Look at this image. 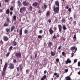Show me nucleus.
Masks as SVG:
<instances>
[{
	"label": "nucleus",
	"instance_id": "obj_1",
	"mask_svg": "<svg viewBox=\"0 0 80 80\" xmlns=\"http://www.w3.org/2000/svg\"><path fill=\"white\" fill-rule=\"evenodd\" d=\"M53 8V10L55 13H58L59 12V7H55V5H54L52 7Z\"/></svg>",
	"mask_w": 80,
	"mask_h": 80
},
{
	"label": "nucleus",
	"instance_id": "obj_2",
	"mask_svg": "<svg viewBox=\"0 0 80 80\" xmlns=\"http://www.w3.org/2000/svg\"><path fill=\"white\" fill-rule=\"evenodd\" d=\"M15 56H16L18 58H20L22 57V53L20 52H17L15 54Z\"/></svg>",
	"mask_w": 80,
	"mask_h": 80
},
{
	"label": "nucleus",
	"instance_id": "obj_3",
	"mask_svg": "<svg viewBox=\"0 0 80 80\" xmlns=\"http://www.w3.org/2000/svg\"><path fill=\"white\" fill-rule=\"evenodd\" d=\"M25 10H26V8L25 7H23L22 8H21L20 10V13H23Z\"/></svg>",
	"mask_w": 80,
	"mask_h": 80
},
{
	"label": "nucleus",
	"instance_id": "obj_4",
	"mask_svg": "<svg viewBox=\"0 0 80 80\" xmlns=\"http://www.w3.org/2000/svg\"><path fill=\"white\" fill-rule=\"evenodd\" d=\"M2 38L4 42H7V41H8V40H9V38H8V37H7V36H4Z\"/></svg>",
	"mask_w": 80,
	"mask_h": 80
},
{
	"label": "nucleus",
	"instance_id": "obj_5",
	"mask_svg": "<svg viewBox=\"0 0 80 80\" xmlns=\"http://www.w3.org/2000/svg\"><path fill=\"white\" fill-rule=\"evenodd\" d=\"M70 50H72V51H74V50H75L74 52V53H76V52H77V47H76L75 48V47H72L71 48H70Z\"/></svg>",
	"mask_w": 80,
	"mask_h": 80
},
{
	"label": "nucleus",
	"instance_id": "obj_6",
	"mask_svg": "<svg viewBox=\"0 0 80 80\" xmlns=\"http://www.w3.org/2000/svg\"><path fill=\"white\" fill-rule=\"evenodd\" d=\"M22 4L24 6H28V5H30L29 2H27L26 1H24L22 3Z\"/></svg>",
	"mask_w": 80,
	"mask_h": 80
},
{
	"label": "nucleus",
	"instance_id": "obj_7",
	"mask_svg": "<svg viewBox=\"0 0 80 80\" xmlns=\"http://www.w3.org/2000/svg\"><path fill=\"white\" fill-rule=\"evenodd\" d=\"M49 32L51 35L53 34V33L54 32V31H53L52 28H49Z\"/></svg>",
	"mask_w": 80,
	"mask_h": 80
},
{
	"label": "nucleus",
	"instance_id": "obj_8",
	"mask_svg": "<svg viewBox=\"0 0 80 80\" xmlns=\"http://www.w3.org/2000/svg\"><path fill=\"white\" fill-rule=\"evenodd\" d=\"M9 68L10 69H13L14 68V65L13 64L10 63L9 65Z\"/></svg>",
	"mask_w": 80,
	"mask_h": 80
},
{
	"label": "nucleus",
	"instance_id": "obj_9",
	"mask_svg": "<svg viewBox=\"0 0 80 80\" xmlns=\"http://www.w3.org/2000/svg\"><path fill=\"white\" fill-rule=\"evenodd\" d=\"M59 32H62V25L59 24L58 25Z\"/></svg>",
	"mask_w": 80,
	"mask_h": 80
},
{
	"label": "nucleus",
	"instance_id": "obj_10",
	"mask_svg": "<svg viewBox=\"0 0 80 80\" xmlns=\"http://www.w3.org/2000/svg\"><path fill=\"white\" fill-rule=\"evenodd\" d=\"M55 5L58 7H59L60 4H59V2L58 1H56L55 3Z\"/></svg>",
	"mask_w": 80,
	"mask_h": 80
},
{
	"label": "nucleus",
	"instance_id": "obj_11",
	"mask_svg": "<svg viewBox=\"0 0 80 80\" xmlns=\"http://www.w3.org/2000/svg\"><path fill=\"white\" fill-rule=\"evenodd\" d=\"M71 62H72V61H71V60H70V59L68 58L66 61V64L67 65L68 63H71Z\"/></svg>",
	"mask_w": 80,
	"mask_h": 80
},
{
	"label": "nucleus",
	"instance_id": "obj_12",
	"mask_svg": "<svg viewBox=\"0 0 80 80\" xmlns=\"http://www.w3.org/2000/svg\"><path fill=\"white\" fill-rule=\"evenodd\" d=\"M7 65H8V63H5V65L4 66V68H3V70H6V69H7Z\"/></svg>",
	"mask_w": 80,
	"mask_h": 80
},
{
	"label": "nucleus",
	"instance_id": "obj_13",
	"mask_svg": "<svg viewBox=\"0 0 80 80\" xmlns=\"http://www.w3.org/2000/svg\"><path fill=\"white\" fill-rule=\"evenodd\" d=\"M38 5V2H34L32 4L33 7H37Z\"/></svg>",
	"mask_w": 80,
	"mask_h": 80
},
{
	"label": "nucleus",
	"instance_id": "obj_14",
	"mask_svg": "<svg viewBox=\"0 0 80 80\" xmlns=\"http://www.w3.org/2000/svg\"><path fill=\"white\" fill-rule=\"evenodd\" d=\"M15 27L14 26H12L11 27V32H13V30H14V29H15Z\"/></svg>",
	"mask_w": 80,
	"mask_h": 80
},
{
	"label": "nucleus",
	"instance_id": "obj_15",
	"mask_svg": "<svg viewBox=\"0 0 80 80\" xmlns=\"http://www.w3.org/2000/svg\"><path fill=\"white\" fill-rule=\"evenodd\" d=\"M10 13V9H8L6 10V14L7 15H9Z\"/></svg>",
	"mask_w": 80,
	"mask_h": 80
},
{
	"label": "nucleus",
	"instance_id": "obj_16",
	"mask_svg": "<svg viewBox=\"0 0 80 80\" xmlns=\"http://www.w3.org/2000/svg\"><path fill=\"white\" fill-rule=\"evenodd\" d=\"M42 9H44V8H45V9H46L47 8V6L46 4H44L43 6H42Z\"/></svg>",
	"mask_w": 80,
	"mask_h": 80
},
{
	"label": "nucleus",
	"instance_id": "obj_17",
	"mask_svg": "<svg viewBox=\"0 0 80 80\" xmlns=\"http://www.w3.org/2000/svg\"><path fill=\"white\" fill-rule=\"evenodd\" d=\"M66 80H71V78L70 76H67L65 77Z\"/></svg>",
	"mask_w": 80,
	"mask_h": 80
},
{
	"label": "nucleus",
	"instance_id": "obj_18",
	"mask_svg": "<svg viewBox=\"0 0 80 80\" xmlns=\"http://www.w3.org/2000/svg\"><path fill=\"white\" fill-rule=\"evenodd\" d=\"M23 30V28H22L19 31V35L21 36L22 35V30Z\"/></svg>",
	"mask_w": 80,
	"mask_h": 80
},
{
	"label": "nucleus",
	"instance_id": "obj_19",
	"mask_svg": "<svg viewBox=\"0 0 80 80\" xmlns=\"http://www.w3.org/2000/svg\"><path fill=\"white\" fill-rule=\"evenodd\" d=\"M47 78V76L46 75H44L42 78L41 80H45V79H46Z\"/></svg>",
	"mask_w": 80,
	"mask_h": 80
},
{
	"label": "nucleus",
	"instance_id": "obj_20",
	"mask_svg": "<svg viewBox=\"0 0 80 80\" xmlns=\"http://www.w3.org/2000/svg\"><path fill=\"white\" fill-rule=\"evenodd\" d=\"M5 75H6L5 70L4 71L3 69L2 73V76H5Z\"/></svg>",
	"mask_w": 80,
	"mask_h": 80
},
{
	"label": "nucleus",
	"instance_id": "obj_21",
	"mask_svg": "<svg viewBox=\"0 0 80 80\" xmlns=\"http://www.w3.org/2000/svg\"><path fill=\"white\" fill-rule=\"evenodd\" d=\"M19 67H20V70L21 71L22 70V69H23V67H22V64H21L19 65Z\"/></svg>",
	"mask_w": 80,
	"mask_h": 80
},
{
	"label": "nucleus",
	"instance_id": "obj_22",
	"mask_svg": "<svg viewBox=\"0 0 80 80\" xmlns=\"http://www.w3.org/2000/svg\"><path fill=\"white\" fill-rule=\"evenodd\" d=\"M51 55L52 56H55V52L51 51Z\"/></svg>",
	"mask_w": 80,
	"mask_h": 80
},
{
	"label": "nucleus",
	"instance_id": "obj_23",
	"mask_svg": "<svg viewBox=\"0 0 80 80\" xmlns=\"http://www.w3.org/2000/svg\"><path fill=\"white\" fill-rule=\"evenodd\" d=\"M62 28H63V30H64V31H65V30H66V29H67V28H66V26H65V25H63Z\"/></svg>",
	"mask_w": 80,
	"mask_h": 80
},
{
	"label": "nucleus",
	"instance_id": "obj_24",
	"mask_svg": "<svg viewBox=\"0 0 80 80\" xmlns=\"http://www.w3.org/2000/svg\"><path fill=\"white\" fill-rule=\"evenodd\" d=\"M52 44H53V43H52V42H49L48 45L51 47H52Z\"/></svg>",
	"mask_w": 80,
	"mask_h": 80
},
{
	"label": "nucleus",
	"instance_id": "obj_25",
	"mask_svg": "<svg viewBox=\"0 0 80 80\" xmlns=\"http://www.w3.org/2000/svg\"><path fill=\"white\" fill-rule=\"evenodd\" d=\"M6 21L8 22V23H11V21L10 20V18H8L6 19Z\"/></svg>",
	"mask_w": 80,
	"mask_h": 80
},
{
	"label": "nucleus",
	"instance_id": "obj_26",
	"mask_svg": "<svg viewBox=\"0 0 80 80\" xmlns=\"http://www.w3.org/2000/svg\"><path fill=\"white\" fill-rule=\"evenodd\" d=\"M17 17L16 16L14 15L12 17V20H14V21H15L16 20V18Z\"/></svg>",
	"mask_w": 80,
	"mask_h": 80
},
{
	"label": "nucleus",
	"instance_id": "obj_27",
	"mask_svg": "<svg viewBox=\"0 0 80 80\" xmlns=\"http://www.w3.org/2000/svg\"><path fill=\"white\" fill-rule=\"evenodd\" d=\"M12 48H13V46H11L8 49V50L9 52H10V51H12Z\"/></svg>",
	"mask_w": 80,
	"mask_h": 80
},
{
	"label": "nucleus",
	"instance_id": "obj_28",
	"mask_svg": "<svg viewBox=\"0 0 80 80\" xmlns=\"http://www.w3.org/2000/svg\"><path fill=\"white\" fill-rule=\"evenodd\" d=\"M12 44L14 45V46H16L17 45V42L14 41L12 42Z\"/></svg>",
	"mask_w": 80,
	"mask_h": 80
},
{
	"label": "nucleus",
	"instance_id": "obj_29",
	"mask_svg": "<svg viewBox=\"0 0 80 80\" xmlns=\"http://www.w3.org/2000/svg\"><path fill=\"white\" fill-rule=\"evenodd\" d=\"M62 23H65V19L64 18H62V19L61 20Z\"/></svg>",
	"mask_w": 80,
	"mask_h": 80
},
{
	"label": "nucleus",
	"instance_id": "obj_30",
	"mask_svg": "<svg viewBox=\"0 0 80 80\" xmlns=\"http://www.w3.org/2000/svg\"><path fill=\"white\" fill-rule=\"evenodd\" d=\"M8 23H5L4 24V27H8Z\"/></svg>",
	"mask_w": 80,
	"mask_h": 80
},
{
	"label": "nucleus",
	"instance_id": "obj_31",
	"mask_svg": "<svg viewBox=\"0 0 80 80\" xmlns=\"http://www.w3.org/2000/svg\"><path fill=\"white\" fill-rule=\"evenodd\" d=\"M50 13V11H48L47 12L46 15L47 16H49V15Z\"/></svg>",
	"mask_w": 80,
	"mask_h": 80
},
{
	"label": "nucleus",
	"instance_id": "obj_32",
	"mask_svg": "<svg viewBox=\"0 0 80 80\" xmlns=\"http://www.w3.org/2000/svg\"><path fill=\"white\" fill-rule=\"evenodd\" d=\"M32 8H33V7L31 6H30L29 7V9L30 11H32Z\"/></svg>",
	"mask_w": 80,
	"mask_h": 80
},
{
	"label": "nucleus",
	"instance_id": "obj_33",
	"mask_svg": "<svg viewBox=\"0 0 80 80\" xmlns=\"http://www.w3.org/2000/svg\"><path fill=\"white\" fill-rule=\"evenodd\" d=\"M18 5H21V2H20V0L18 1Z\"/></svg>",
	"mask_w": 80,
	"mask_h": 80
},
{
	"label": "nucleus",
	"instance_id": "obj_34",
	"mask_svg": "<svg viewBox=\"0 0 80 80\" xmlns=\"http://www.w3.org/2000/svg\"><path fill=\"white\" fill-rule=\"evenodd\" d=\"M6 30V32H9V29H8V28H7L6 29H5Z\"/></svg>",
	"mask_w": 80,
	"mask_h": 80
},
{
	"label": "nucleus",
	"instance_id": "obj_35",
	"mask_svg": "<svg viewBox=\"0 0 80 80\" xmlns=\"http://www.w3.org/2000/svg\"><path fill=\"white\" fill-rule=\"evenodd\" d=\"M72 24H73L74 25H75H75H76V21H74L72 23Z\"/></svg>",
	"mask_w": 80,
	"mask_h": 80
},
{
	"label": "nucleus",
	"instance_id": "obj_36",
	"mask_svg": "<svg viewBox=\"0 0 80 80\" xmlns=\"http://www.w3.org/2000/svg\"><path fill=\"white\" fill-rule=\"evenodd\" d=\"M10 10H11V11H12V10H13V7L12 6L10 8Z\"/></svg>",
	"mask_w": 80,
	"mask_h": 80
},
{
	"label": "nucleus",
	"instance_id": "obj_37",
	"mask_svg": "<svg viewBox=\"0 0 80 80\" xmlns=\"http://www.w3.org/2000/svg\"><path fill=\"white\" fill-rule=\"evenodd\" d=\"M28 33V30L26 29L24 31V33L25 34H26V33Z\"/></svg>",
	"mask_w": 80,
	"mask_h": 80
},
{
	"label": "nucleus",
	"instance_id": "obj_38",
	"mask_svg": "<svg viewBox=\"0 0 80 80\" xmlns=\"http://www.w3.org/2000/svg\"><path fill=\"white\" fill-rule=\"evenodd\" d=\"M73 38L74 39L73 40H74V39H75V40H76V39H77V38H76V34L74 35Z\"/></svg>",
	"mask_w": 80,
	"mask_h": 80
},
{
	"label": "nucleus",
	"instance_id": "obj_39",
	"mask_svg": "<svg viewBox=\"0 0 80 80\" xmlns=\"http://www.w3.org/2000/svg\"><path fill=\"white\" fill-rule=\"evenodd\" d=\"M9 55H10V52H8L6 54V57H8L9 56Z\"/></svg>",
	"mask_w": 80,
	"mask_h": 80
},
{
	"label": "nucleus",
	"instance_id": "obj_40",
	"mask_svg": "<svg viewBox=\"0 0 80 80\" xmlns=\"http://www.w3.org/2000/svg\"><path fill=\"white\" fill-rule=\"evenodd\" d=\"M43 32V30H41L39 31V33L40 34L42 33Z\"/></svg>",
	"mask_w": 80,
	"mask_h": 80
},
{
	"label": "nucleus",
	"instance_id": "obj_41",
	"mask_svg": "<svg viewBox=\"0 0 80 80\" xmlns=\"http://www.w3.org/2000/svg\"><path fill=\"white\" fill-rule=\"evenodd\" d=\"M16 62H17V60L16 59H14L13 60V62L14 63H16Z\"/></svg>",
	"mask_w": 80,
	"mask_h": 80
},
{
	"label": "nucleus",
	"instance_id": "obj_42",
	"mask_svg": "<svg viewBox=\"0 0 80 80\" xmlns=\"http://www.w3.org/2000/svg\"><path fill=\"white\" fill-rule=\"evenodd\" d=\"M38 38L40 39V38H42V36L41 35H39L38 36Z\"/></svg>",
	"mask_w": 80,
	"mask_h": 80
},
{
	"label": "nucleus",
	"instance_id": "obj_43",
	"mask_svg": "<svg viewBox=\"0 0 80 80\" xmlns=\"http://www.w3.org/2000/svg\"><path fill=\"white\" fill-rule=\"evenodd\" d=\"M65 73H67L68 72V69H66L65 70Z\"/></svg>",
	"mask_w": 80,
	"mask_h": 80
},
{
	"label": "nucleus",
	"instance_id": "obj_44",
	"mask_svg": "<svg viewBox=\"0 0 80 80\" xmlns=\"http://www.w3.org/2000/svg\"><path fill=\"white\" fill-rule=\"evenodd\" d=\"M9 13H10V15H13V12L11 11V12H10Z\"/></svg>",
	"mask_w": 80,
	"mask_h": 80
},
{
	"label": "nucleus",
	"instance_id": "obj_45",
	"mask_svg": "<svg viewBox=\"0 0 80 80\" xmlns=\"http://www.w3.org/2000/svg\"><path fill=\"white\" fill-rule=\"evenodd\" d=\"M28 72H29V70L28 69H27L26 70V73H28Z\"/></svg>",
	"mask_w": 80,
	"mask_h": 80
},
{
	"label": "nucleus",
	"instance_id": "obj_46",
	"mask_svg": "<svg viewBox=\"0 0 80 80\" xmlns=\"http://www.w3.org/2000/svg\"><path fill=\"white\" fill-rule=\"evenodd\" d=\"M56 61L57 62H58L60 61V60L58 58L56 59Z\"/></svg>",
	"mask_w": 80,
	"mask_h": 80
},
{
	"label": "nucleus",
	"instance_id": "obj_47",
	"mask_svg": "<svg viewBox=\"0 0 80 80\" xmlns=\"http://www.w3.org/2000/svg\"><path fill=\"white\" fill-rule=\"evenodd\" d=\"M61 48H62V46H60L58 47V50H60V49H61Z\"/></svg>",
	"mask_w": 80,
	"mask_h": 80
},
{
	"label": "nucleus",
	"instance_id": "obj_48",
	"mask_svg": "<svg viewBox=\"0 0 80 80\" xmlns=\"http://www.w3.org/2000/svg\"><path fill=\"white\" fill-rule=\"evenodd\" d=\"M78 67H80V61L79 62H78Z\"/></svg>",
	"mask_w": 80,
	"mask_h": 80
},
{
	"label": "nucleus",
	"instance_id": "obj_49",
	"mask_svg": "<svg viewBox=\"0 0 80 80\" xmlns=\"http://www.w3.org/2000/svg\"><path fill=\"white\" fill-rule=\"evenodd\" d=\"M35 20H36V19L35 18L34 19V20L32 22V23H35Z\"/></svg>",
	"mask_w": 80,
	"mask_h": 80
},
{
	"label": "nucleus",
	"instance_id": "obj_50",
	"mask_svg": "<svg viewBox=\"0 0 80 80\" xmlns=\"http://www.w3.org/2000/svg\"><path fill=\"white\" fill-rule=\"evenodd\" d=\"M0 61L1 62V65H2V59H0Z\"/></svg>",
	"mask_w": 80,
	"mask_h": 80
},
{
	"label": "nucleus",
	"instance_id": "obj_51",
	"mask_svg": "<svg viewBox=\"0 0 80 80\" xmlns=\"http://www.w3.org/2000/svg\"><path fill=\"white\" fill-rule=\"evenodd\" d=\"M8 1H9V0H5V3H7L8 2Z\"/></svg>",
	"mask_w": 80,
	"mask_h": 80
},
{
	"label": "nucleus",
	"instance_id": "obj_52",
	"mask_svg": "<svg viewBox=\"0 0 80 80\" xmlns=\"http://www.w3.org/2000/svg\"><path fill=\"white\" fill-rule=\"evenodd\" d=\"M62 54L63 55V56L65 55V52H62Z\"/></svg>",
	"mask_w": 80,
	"mask_h": 80
},
{
	"label": "nucleus",
	"instance_id": "obj_53",
	"mask_svg": "<svg viewBox=\"0 0 80 80\" xmlns=\"http://www.w3.org/2000/svg\"><path fill=\"white\" fill-rule=\"evenodd\" d=\"M53 38H57V36H55V35H54L53 36Z\"/></svg>",
	"mask_w": 80,
	"mask_h": 80
},
{
	"label": "nucleus",
	"instance_id": "obj_54",
	"mask_svg": "<svg viewBox=\"0 0 80 80\" xmlns=\"http://www.w3.org/2000/svg\"><path fill=\"white\" fill-rule=\"evenodd\" d=\"M77 59H75L74 60V63H76L77 62Z\"/></svg>",
	"mask_w": 80,
	"mask_h": 80
},
{
	"label": "nucleus",
	"instance_id": "obj_55",
	"mask_svg": "<svg viewBox=\"0 0 80 80\" xmlns=\"http://www.w3.org/2000/svg\"><path fill=\"white\" fill-rule=\"evenodd\" d=\"M37 54H35V58H37Z\"/></svg>",
	"mask_w": 80,
	"mask_h": 80
},
{
	"label": "nucleus",
	"instance_id": "obj_56",
	"mask_svg": "<svg viewBox=\"0 0 80 80\" xmlns=\"http://www.w3.org/2000/svg\"><path fill=\"white\" fill-rule=\"evenodd\" d=\"M20 74V73H17L16 76H19Z\"/></svg>",
	"mask_w": 80,
	"mask_h": 80
},
{
	"label": "nucleus",
	"instance_id": "obj_57",
	"mask_svg": "<svg viewBox=\"0 0 80 80\" xmlns=\"http://www.w3.org/2000/svg\"><path fill=\"white\" fill-rule=\"evenodd\" d=\"M19 69H20V68L19 67H18L17 68V70L18 71V72H19Z\"/></svg>",
	"mask_w": 80,
	"mask_h": 80
},
{
	"label": "nucleus",
	"instance_id": "obj_58",
	"mask_svg": "<svg viewBox=\"0 0 80 80\" xmlns=\"http://www.w3.org/2000/svg\"><path fill=\"white\" fill-rule=\"evenodd\" d=\"M71 10H72V9H71V8H69L68 9V12H71Z\"/></svg>",
	"mask_w": 80,
	"mask_h": 80
},
{
	"label": "nucleus",
	"instance_id": "obj_59",
	"mask_svg": "<svg viewBox=\"0 0 80 80\" xmlns=\"http://www.w3.org/2000/svg\"><path fill=\"white\" fill-rule=\"evenodd\" d=\"M38 13H42V11L39 10L38 11Z\"/></svg>",
	"mask_w": 80,
	"mask_h": 80
},
{
	"label": "nucleus",
	"instance_id": "obj_60",
	"mask_svg": "<svg viewBox=\"0 0 80 80\" xmlns=\"http://www.w3.org/2000/svg\"><path fill=\"white\" fill-rule=\"evenodd\" d=\"M54 75H55V76H57V73L56 72H55L54 73Z\"/></svg>",
	"mask_w": 80,
	"mask_h": 80
},
{
	"label": "nucleus",
	"instance_id": "obj_61",
	"mask_svg": "<svg viewBox=\"0 0 80 80\" xmlns=\"http://www.w3.org/2000/svg\"><path fill=\"white\" fill-rule=\"evenodd\" d=\"M51 20L50 19H49L48 20V22H49V23H51Z\"/></svg>",
	"mask_w": 80,
	"mask_h": 80
},
{
	"label": "nucleus",
	"instance_id": "obj_62",
	"mask_svg": "<svg viewBox=\"0 0 80 80\" xmlns=\"http://www.w3.org/2000/svg\"><path fill=\"white\" fill-rule=\"evenodd\" d=\"M53 29L54 30V31H56V30H57V28L55 27L54 28H53Z\"/></svg>",
	"mask_w": 80,
	"mask_h": 80
},
{
	"label": "nucleus",
	"instance_id": "obj_63",
	"mask_svg": "<svg viewBox=\"0 0 80 80\" xmlns=\"http://www.w3.org/2000/svg\"><path fill=\"white\" fill-rule=\"evenodd\" d=\"M44 74H46V73H47V71L46 70H45L44 72Z\"/></svg>",
	"mask_w": 80,
	"mask_h": 80
},
{
	"label": "nucleus",
	"instance_id": "obj_64",
	"mask_svg": "<svg viewBox=\"0 0 80 80\" xmlns=\"http://www.w3.org/2000/svg\"><path fill=\"white\" fill-rule=\"evenodd\" d=\"M47 59L46 58H45L44 60V62H46L47 61Z\"/></svg>",
	"mask_w": 80,
	"mask_h": 80
}]
</instances>
